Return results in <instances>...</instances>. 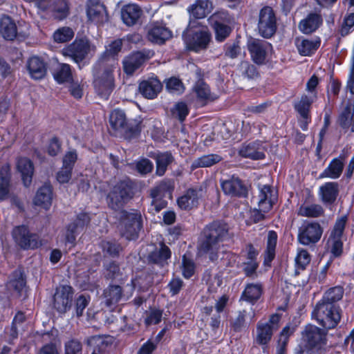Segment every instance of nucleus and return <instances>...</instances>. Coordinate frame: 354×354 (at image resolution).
<instances>
[{
	"mask_svg": "<svg viewBox=\"0 0 354 354\" xmlns=\"http://www.w3.org/2000/svg\"><path fill=\"white\" fill-rule=\"evenodd\" d=\"M227 235L226 224L216 221L203 230V239L198 246L200 255L208 254L211 261L217 259L221 250V243Z\"/></svg>",
	"mask_w": 354,
	"mask_h": 354,
	"instance_id": "f257e3e1",
	"label": "nucleus"
},
{
	"mask_svg": "<svg viewBox=\"0 0 354 354\" xmlns=\"http://www.w3.org/2000/svg\"><path fill=\"white\" fill-rule=\"evenodd\" d=\"M122 44V40L117 39L113 41L106 47L103 59L110 60V66L107 68H104L103 73L97 75L95 79L94 84L95 89L98 94L103 98H107L113 89V71L116 64L113 57L120 51Z\"/></svg>",
	"mask_w": 354,
	"mask_h": 354,
	"instance_id": "f03ea898",
	"label": "nucleus"
},
{
	"mask_svg": "<svg viewBox=\"0 0 354 354\" xmlns=\"http://www.w3.org/2000/svg\"><path fill=\"white\" fill-rule=\"evenodd\" d=\"M183 38L187 48L198 53L207 48L211 41V34L207 27L191 21L183 34Z\"/></svg>",
	"mask_w": 354,
	"mask_h": 354,
	"instance_id": "7ed1b4c3",
	"label": "nucleus"
},
{
	"mask_svg": "<svg viewBox=\"0 0 354 354\" xmlns=\"http://www.w3.org/2000/svg\"><path fill=\"white\" fill-rule=\"evenodd\" d=\"M313 317L326 329L335 328L340 321V309L336 305L317 304L313 311Z\"/></svg>",
	"mask_w": 354,
	"mask_h": 354,
	"instance_id": "20e7f679",
	"label": "nucleus"
},
{
	"mask_svg": "<svg viewBox=\"0 0 354 354\" xmlns=\"http://www.w3.org/2000/svg\"><path fill=\"white\" fill-rule=\"evenodd\" d=\"M280 319L281 316L279 314H273L268 322H259L254 336V342L263 347L267 346L272 339L273 333L279 328Z\"/></svg>",
	"mask_w": 354,
	"mask_h": 354,
	"instance_id": "39448f33",
	"label": "nucleus"
},
{
	"mask_svg": "<svg viewBox=\"0 0 354 354\" xmlns=\"http://www.w3.org/2000/svg\"><path fill=\"white\" fill-rule=\"evenodd\" d=\"M95 46L85 38L75 39L71 44L63 49V55L80 64L84 59L93 56Z\"/></svg>",
	"mask_w": 354,
	"mask_h": 354,
	"instance_id": "423d86ee",
	"label": "nucleus"
},
{
	"mask_svg": "<svg viewBox=\"0 0 354 354\" xmlns=\"http://www.w3.org/2000/svg\"><path fill=\"white\" fill-rule=\"evenodd\" d=\"M131 183L124 180L118 183L108 195V204L113 209H120L131 198Z\"/></svg>",
	"mask_w": 354,
	"mask_h": 354,
	"instance_id": "0eeeda50",
	"label": "nucleus"
},
{
	"mask_svg": "<svg viewBox=\"0 0 354 354\" xmlns=\"http://www.w3.org/2000/svg\"><path fill=\"white\" fill-rule=\"evenodd\" d=\"M258 209L252 212V216L254 222H258L264 218V213L268 212L272 207V204L276 200V196L269 185L259 186Z\"/></svg>",
	"mask_w": 354,
	"mask_h": 354,
	"instance_id": "6e6552de",
	"label": "nucleus"
},
{
	"mask_svg": "<svg viewBox=\"0 0 354 354\" xmlns=\"http://www.w3.org/2000/svg\"><path fill=\"white\" fill-rule=\"evenodd\" d=\"M121 233L128 240H133L138 237L141 228V215L137 212H122Z\"/></svg>",
	"mask_w": 354,
	"mask_h": 354,
	"instance_id": "1a4fd4ad",
	"label": "nucleus"
},
{
	"mask_svg": "<svg viewBox=\"0 0 354 354\" xmlns=\"http://www.w3.org/2000/svg\"><path fill=\"white\" fill-rule=\"evenodd\" d=\"M257 28L259 35L265 38H270L275 33L277 19L272 8L265 6L261 9Z\"/></svg>",
	"mask_w": 354,
	"mask_h": 354,
	"instance_id": "9d476101",
	"label": "nucleus"
},
{
	"mask_svg": "<svg viewBox=\"0 0 354 354\" xmlns=\"http://www.w3.org/2000/svg\"><path fill=\"white\" fill-rule=\"evenodd\" d=\"M346 220L347 218L346 216H342L337 219L328 239V248L334 257H339L342 252L343 243L342 236L345 228Z\"/></svg>",
	"mask_w": 354,
	"mask_h": 354,
	"instance_id": "9b49d317",
	"label": "nucleus"
},
{
	"mask_svg": "<svg viewBox=\"0 0 354 354\" xmlns=\"http://www.w3.org/2000/svg\"><path fill=\"white\" fill-rule=\"evenodd\" d=\"M322 233L323 230L318 223H308L300 227L298 240L304 245L315 244L320 240Z\"/></svg>",
	"mask_w": 354,
	"mask_h": 354,
	"instance_id": "f8f14e48",
	"label": "nucleus"
},
{
	"mask_svg": "<svg viewBox=\"0 0 354 354\" xmlns=\"http://www.w3.org/2000/svg\"><path fill=\"white\" fill-rule=\"evenodd\" d=\"M248 48L252 60L257 64H262L265 62L272 46L266 41L250 39L248 42Z\"/></svg>",
	"mask_w": 354,
	"mask_h": 354,
	"instance_id": "ddd939ff",
	"label": "nucleus"
},
{
	"mask_svg": "<svg viewBox=\"0 0 354 354\" xmlns=\"http://www.w3.org/2000/svg\"><path fill=\"white\" fill-rule=\"evenodd\" d=\"M73 288L69 286H61L56 289L54 295V307L61 313L66 312L71 307Z\"/></svg>",
	"mask_w": 354,
	"mask_h": 354,
	"instance_id": "4468645a",
	"label": "nucleus"
},
{
	"mask_svg": "<svg viewBox=\"0 0 354 354\" xmlns=\"http://www.w3.org/2000/svg\"><path fill=\"white\" fill-rule=\"evenodd\" d=\"M12 236L15 242L22 248H35L38 246L37 236L30 234L25 225L15 227Z\"/></svg>",
	"mask_w": 354,
	"mask_h": 354,
	"instance_id": "2eb2a0df",
	"label": "nucleus"
},
{
	"mask_svg": "<svg viewBox=\"0 0 354 354\" xmlns=\"http://www.w3.org/2000/svg\"><path fill=\"white\" fill-rule=\"evenodd\" d=\"M267 145L266 143L260 141L245 143L239 148V154L245 158L262 160L265 158Z\"/></svg>",
	"mask_w": 354,
	"mask_h": 354,
	"instance_id": "dca6fc26",
	"label": "nucleus"
},
{
	"mask_svg": "<svg viewBox=\"0 0 354 354\" xmlns=\"http://www.w3.org/2000/svg\"><path fill=\"white\" fill-rule=\"evenodd\" d=\"M153 55L149 50L137 51L132 53L123 60L124 71L127 74H132L142 64Z\"/></svg>",
	"mask_w": 354,
	"mask_h": 354,
	"instance_id": "f3484780",
	"label": "nucleus"
},
{
	"mask_svg": "<svg viewBox=\"0 0 354 354\" xmlns=\"http://www.w3.org/2000/svg\"><path fill=\"white\" fill-rule=\"evenodd\" d=\"M90 221L89 216L86 213H81L77 215V218L71 223L66 228L65 233V244L73 246L75 243L76 236L82 230L84 226Z\"/></svg>",
	"mask_w": 354,
	"mask_h": 354,
	"instance_id": "a211bd4d",
	"label": "nucleus"
},
{
	"mask_svg": "<svg viewBox=\"0 0 354 354\" xmlns=\"http://www.w3.org/2000/svg\"><path fill=\"white\" fill-rule=\"evenodd\" d=\"M162 85L156 76H151L142 80L138 86L140 94L147 99H153L162 90Z\"/></svg>",
	"mask_w": 354,
	"mask_h": 354,
	"instance_id": "6ab92c4d",
	"label": "nucleus"
},
{
	"mask_svg": "<svg viewBox=\"0 0 354 354\" xmlns=\"http://www.w3.org/2000/svg\"><path fill=\"white\" fill-rule=\"evenodd\" d=\"M86 13L88 19L95 24H101L107 21L106 8L98 1L88 2Z\"/></svg>",
	"mask_w": 354,
	"mask_h": 354,
	"instance_id": "aec40b11",
	"label": "nucleus"
},
{
	"mask_svg": "<svg viewBox=\"0 0 354 354\" xmlns=\"http://www.w3.org/2000/svg\"><path fill=\"white\" fill-rule=\"evenodd\" d=\"M325 336L326 334L323 330L313 325H308L302 333L304 341L310 347H316L323 344Z\"/></svg>",
	"mask_w": 354,
	"mask_h": 354,
	"instance_id": "412c9836",
	"label": "nucleus"
},
{
	"mask_svg": "<svg viewBox=\"0 0 354 354\" xmlns=\"http://www.w3.org/2000/svg\"><path fill=\"white\" fill-rule=\"evenodd\" d=\"M221 187L225 194L230 196H243L247 192L241 180L234 176L222 181Z\"/></svg>",
	"mask_w": 354,
	"mask_h": 354,
	"instance_id": "4be33fe9",
	"label": "nucleus"
},
{
	"mask_svg": "<svg viewBox=\"0 0 354 354\" xmlns=\"http://www.w3.org/2000/svg\"><path fill=\"white\" fill-rule=\"evenodd\" d=\"M52 200V186L49 183H45L37 190L33 203L35 205L40 206L45 209H48L51 206Z\"/></svg>",
	"mask_w": 354,
	"mask_h": 354,
	"instance_id": "5701e85b",
	"label": "nucleus"
},
{
	"mask_svg": "<svg viewBox=\"0 0 354 354\" xmlns=\"http://www.w3.org/2000/svg\"><path fill=\"white\" fill-rule=\"evenodd\" d=\"M338 192L337 183L328 182L319 187L318 194L324 204H332L335 201Z\"/></svg>",
	"mask_w": 354,
	"mask_h": 354,
	"instance_id": "b1692460",
	"label": "nucleus"
},
{
	"mask_svg": "<svg viewBox=\"0 0 354 354\" xmlns=\"http://www.w3.org/2000/svg\"><path fill=\"white\" fill-rule=\"evenodd\" d=\"M212 3L209 0H196L189 8L190 15L196 19L205 18L212 10Z\"/></svg>",
	"mask_w": 354,
	"mask_h": 354,
	"instance_id": "393cba45",
	"label": "nucleus"
},
{
	"mask_svg": "<svg viewBox=\"0 0 354 354\" xmlns=\"http://www.w3.org/2000/svg\"><path fill=\"white\" fill-rule=\"evenodd\" d=\"M17 168L21 175L23 183L25 187H28L32 182L34 172L32 162L26 158H20L17 162Z\"/></svg>",
	"mask_w": 354,
	"mask_h": 354,
	"instance_id": "a878e982",
	"label": "nucleus"
},
{
	"mask_svg": "<svg viewBox=\"0 0 354 354\" xmlns=\"http://www.w3.org/2000/svg\"><path fill=\"white\" fill-rule=\"evenodd\" d=\"M17 27L15 22L8 16L0 19V34L6 40L12 41L17 35Z\"/></svg>",
	"mask_w": 354,
	"mask_h": 354,
	"instance_id": "bb28decb",
	"label": "nucleus"
},
{
	"mask_svg": "<svg viewBox=\"0 0 354 354\" xmlns=\"http://www.w3.org/2000/svg\"><path fill=\"white\" fill-rule=\"evenodd\" d=\"M148 39L156 44H163L171 37V32L162 25H154L148 31Z\"/></svg>",
	"mask_w": 354,
	"mask_h": 354,
	"instance_id": "cd10ccee",
	"label": "nucleus"
},
{
	"mask_svg": "<svg viewBox=\"0 0 354 354\" xmlns=\"http://www.w3.org/2000/svg\"><path fill=\"white\" fill-rule=\"evenodd\" d=\"M344 166V162L341 158H334L330 162L327 167L320 174L319 178L337 179L342 175Z\"/></svg>",
	"mask_w": 354,
	"mask_h": 354,
	"instance_id": "c85d7f7f",
	"label": "nucleus"
},
{
	"mask_svg": "<svg viewBox=\"0 0 354 354\" xmlns=\"http://www.w3.org/2000/svg\"><path fill=\"white\" fill-rule=\"evenodd\" d=\"M141 13L142 11L137 5L129 4L124 6L122 9V19L126 25L131 26L136 24Z\"/></svg>",
	"mask_w": 354,
	"mask_h": 354,
	"instance_id": "c756f323",
	"label": "nucleus"
},
{
	"mask_svg": "<svg viewBox=\"0 0 354 354\" xmlns=\"http://www.w3.org/2000/svg\"><path fill=\"white\" fill-rule=\"evenodd\" d=\"M10 181V167L6 164L0 169V201H4L9 197Z\"/></svg>",
	"mask_w": 354,
	"mask_h": 354,
	"instance_id": "7c9ffc66",
	"label": "nucleus"
},
{
	"mask_svg": "<svg viewBox=\"0 0 354 354\" xmlns=\"http://www.w3.org/2000/svg\"><path fill=\"white\" fill-rule=\"evenodd\" d=\"M200 197L199 192L195 189H188L186 193L178 198L177 203L182 209H190L196 207Z\"/></svg>",
	"mask_w": 354,
	"mask_h": 354,
	"instance_id": "2f4dec72",
	"label": "nucleus"
},
{
	"mask_svg": "<svg viewBox=\"0 0 354 354\" xmlns=\"http://www.w3.org/2000/svg\"><path fill=\"white\" fill-rule=\"evenodd\" d=\"M27 67L32 79H41L46 74L45 64L38 57H30L28 61Z\"/></svg>",
	"mask_w": 354,
	"mask_h": 354,
	"instance_id": "473e14b6",
	"label": "nucleus"
},
{
	"mask_svg": "<svg viewBox=\"0 0 354 354\" xmlns=\"http://www.w3.org/2000/svg\"><path fill=\"white\" fill-rule=\"evenodd\" d=\"M109 122L112 129L116 131L121 132L128 129L126 115L122 110H113L110 114Z\"/></svg>",
	"mask_w": 354,
	"mask_h": 354,
	"instance_id": "72a5a7b5",
	"label": "nucleus"
},
{
	"mask_svg": "<svg viewBox=\"0 0 354 354\" xmlns=\"http://www.w3.org/2000/svg\"><path fill=\"white\" fill-rule=\"evenodd\" d=\"M322 21V18L319 15L310 14L306 19L300 21L299 28L302 32L309 34L317 29Z\"/></svg>",
	"mask_w": 354,
	"mask_h": 354,
	"instance_id": "f704fd0d",
	"label": "nucleus"
},
{
	"mask_svg": "<svg viewBox=\"0 0 354 354\" xmlns=\"http://www.w3.org/2000/svg\"><path fill=\"white\" fill-rule=\"evenodd\" d=\"M320 42L317 40L308 39H297L296 46L300 55L309 56L314 53L319 46Z\"/></svg>",
	"mask_w": 354,
	"mask_h": 354,
	"instance_id": "c9c22d12",
	"label": "nucleus"
},
{
	"mask_svg": "<svg viewBox=\"0 0 354 354\" xmlns=\"http://www.w3.org/2000/svg\"><path fill=\"white\" fill-rule=\"evenodd\" d=\"M198 100L203 102L214 100L216 97L210 91L209 86L203 80L198 81L193 88Z\"/></svg>",
	"mask_w": 354,
	"mask_h": 354,
	"instance_id": "e433bc0d",
	"label": "nucleus"
},
{
	"mask_svg": "<svg viewBox=\"0 0 354 354\" xmlns=\"http://www.w3.org/2000/svg\"><path fill=\"white\" fill-rule=\"evenodd\" d=\"M316 98L317 95L315 93L304 95L295 104V108L301 118H305L306 115H309L310 105Z\"/></svg>",
	"mask_w": 354,
	"mask_h": 354,
	"instance_id": "4c0bfd02",
	"label": "nucleus"
},
{
	"mask_svg": "<svg viewBox=\"0 0 354 354\" xmlns=\"http://www.w3.org/2000/svg\"><path fill=\"white\" fill-rule=\"evenodd\" d=\"M277 242V234L274 231H269L267 236V247L264 256V264L270 265L275 256V248Z\"/></svg>",
	"mask_w": 354,
	"mask_h": 354,
	"instance_id": "58836bf2",
	"label": "nucleus"
},
{
	"mask_svg": "<svg viewBox=\"0 0 354 354\" xmlns=\"http://www.w3.org/2000/svg\"><path fill=\"white\" fill-rule=\"evenodd\" d=\"M339 123L344 128L351 127L354 131V102H349L339 116Z\"/></svg>",
	"mask_w": 354,
	"mask_h": 354,
	"instance_id": "ea45409f",
	"label": "nucleus"
},
{
	"mask_svg": "<svg viewBox=\"0 0 354 354\" xmlns=\"http://www.w3.org/2000/svg\"><path fill=\"white\" fill-rule=\"evenodd\" d=\"M261 293L262 287L259 283H250L245 287L241 299L254 303L260 298Z\"/></svg>",
	"mask_w": 354,
	"mask_h": 354,
	"instance_id": "a19ab883",
	"label": "nucleus"
},
{
	"mask_svg": "<svg viewBox=\"0 0 354 354\" xmlns=\"http://www.w3.org/2000/svg\"><path fill=\"white\" fill-rule=\"evenodd\" d=\"M324 210L319 204H304L298 209V214L306 217H319L324 214Z\"/></svg>",
	"mask_w": 354,
	"mask_h": 354,
	"instance_id": "79ce46f5",
	"label": "nucleus"
},
{
	"mask_svg": "<svg viewBox=\"0 0 354 354\" xmlns=\"http://www.w3.org/2000/svg\"><path fill=\"white\" fill-rule=\"evenodd\" d=\"M221 160V157L217 154L204 155L194 160L192 164V167L196 169L198 167H211L219 162Z\"/></svg>",
	"mask_w": 354,
	"mask_h": 354,
	"instance_id": "37998d69",
	"label": "nucleus"
},
{
	"mask_svg": "<svg viewBox=\"0 0 354 354\" xmlns=\"http://www.w3.org/2000/svg\"><path fill=\"white\" fill-rule=\"evenodd\" d=\"M342 296V288L341 287H334L326 292L322 299L319 302V304H330L331 305H335V302L340 300Z\"/></svg>",
	"mask_w": 354,
	"mask_h": 354,
	"instance_id": "c03bdc74",
	"label": "nucleus"
},
{
	"mask_svg": "<svg viewBox=\"0 0 354 354\" xmlns=\"http://www.w3.org/2000/svg\"><path fill=\"white\" fill-rule=\"evenodd\" d=\"M172 156L169 153H159L156 156V174L161 176L167 169V166L172 161Z\"/></svg>",
	"mask_w": 354,
	"mask_h": 354,
	"instance_id": "a18cd8bd",
	"label": "nucleus"
},
{
	"mask_svg": "<svg viewBox=\"0 0 354 354\" xmlns=\"http://www.w3.org/2000/svg\"><path fill=\"white\" fill-rule=\"evenodd\" d=\"M172 188L173 185L170 181H162L151 190V198H163L167 195L169 196Z\"/></svg>",
	"mask_w": 354,
	"mask_h": 354,
	"instance_id": "49530a36",
	"label": "nucleus"
},
{
	"mask_svg": "<svg viewBox=\"0 0 354 354\" xmlns=\"http://www.w3.org/2000/svg\"><path fill=\"white\" fill-rule=\"evenodd\" d=\"M106 303L108 306L117 303L122 297V290L119 286H111L104 292Z\"/></svg>",
	"mask_w": 354,
	"mask_h": 354,
	"instance_id": "de8ad7c7",
	"label": "nucleus"
},
{
	"mask_svg": "<svg viewBox=\"0 0 354 354\" xmlns=\"http://www.w3.org/2000/svg\"><path fill=\"white\" fill-rule=\"evenodd\" d=\"M171 257L169 248L165 244L161 243L158 250L153 252L150 255V259L155 263H162Z\"/></svg>",
	"mask_w": 354,
	"mask_h": 354,
	"instance_id": "09e8293b",
	"label": "nucleus"
},
{
	"mask_svg": "<svg viewBox=\"0 0 354 354\" xmlns=\"http://www.w3.org/2000/svg\"><path fill=\"white\" fill-rule=\"evenodd\" d=\"M163 311L158 308H150L145 312V324L147 326L158 324L162 318Z\"/></svg>",
	"mask_w": 354,
	"mask_h": 354,
	"instance_id": "8fccbe9b",
	"label": "nucleus"
},
{
	"mask_svg": "<svg viewBox=\"0 0 354 354\" xmlns=\"http://www.w3.org/2000/svg\"><path fill=\"white\" fill-rule=\"evenodd\" d=\"M55 80L59 83H64L71 80V71L70 66L67 64L60 65L59 69L54 74Z\"/></svg>",
	"mask_w": 354,
	"mask_h": 354,
	"instance_id": "3c124183",
	"label": "nucleus"
},
{
	"mask_svg": "<svg viewBox=\"0 0 354 354\" xmlns=\"http://www.w3.org/2000/svg\"><path fill=\"white\" fill-rule=\"evenodd\" d=\"M73 35L72 29L68 27H62L54 32L53 39L56 42L64 43L71 40Z\"/></svg>",
	"mask_w": 354,
	"mask_h": 354,
	"instance_id": "603ef678",
	"label": "nucleus"
},
{
	"mask_svg": "<svg viewBox=\"0 0 354 354\" xmlns=\"http://www.w3.org/2000/svg\"><path fill=\"white\" fill-rule=\"evenodd\" d=\"M15 274L17 278L15 279H11L8 282V286L9 288H13L19 294H21L26 288L25 279L20 271L15 272Z\"/></svg>",
	"mask_w": 354,
	"mask_h": 354,
	"instance_id": "864d4df0",
	"label": "nucleus"
},
{
	"mask_svg": "<svg viewBox=\"0 0 354 354\" xmlns=\"http://www.w3.org/2000/svg\"><path fill=\"white\" fill-rule=\"evenodd\" d=\"M214 28L216 33V39L217 41H223L230 34V28L221 22L215 21Z\"/></svg>",
	"mask_w": 354,
	"mask_h": 354,
	"instance_id": "5fc2aeb1",
	"label": "nucleus"
},
{
	"mask_svg": "<svg viewBox=\"0 0 354 354\" xmlns=\"http://www.w3.org/2000/svg\"><path fill=\"white\" fill-rule=\"evenodd\" d=\"M310 261V257L307 250L302 248L298 249L295 258L297 268L304 270Z\"/></svg>",
	"mask_w": 354,
	"mask_h": 354,
	"instance_id": "6e6d98bb",
	"label": "nucleus"
},
{
	"mask_svg": "<svg viewBox=\"0 0 354 354\" xmlns=\"http://www.w3.org/2000/svg\"><path fill=\"white\" fill-rule=\"evenodd\" d=\"M54 15L59 19H63L67 17L68 14V6L64 0H59L53 8Z\"/></svg>",
	"mask_w": 354,
	"mask_h": 354,
	"instance_id": "4d7b16f0",
	"label": "nucleus"
},
{
	"mask_svg": "<svg viewBox=\"0 0 354 354\" xmlns=\"http://www.w3.org/2000/svg\"><path fill=\"white\" fill-rule=\"evenodd\" d=\"M167 89L173 93H181L184 87L181 81L176 77H171L166 82Z\"/></svg>",
	"mask_w": 354,
	"mask_h": 354,
	"instance_id": "13d9d810",
	"label": "nucleus"
},
{
	"mask_svg": "<svg viewBox=\"0 0 354 354\" xmlns=\"http://www.w3.org/2000/svg\"><path fill=\"white\" fill-rule=\"evenodd\" d=\"M194 270L195 265L192 260L187 259L185 255H184L182 262V271L184 277L187 279L191 277L194 274Z\"/></svg>",
	"mask_w": 354,
	"mask_h": 354,
	"instance_id": "bf43d9fd",
	"label": "nucleus"
},
{
	"mask_svg": "<svg viewBox=\"0 0 354 354\" xmlns=\"http://www.w3.org/2000/svg\"><path fill=\"white\" fill-rule=\"evenodd\" d=\"M354 27V13L346 15L344 19L340 33L342 36L348 35L353 30Z\"/></svg>",
	"mask_w": 354,
	"mask_h": 354,
	"instance_id": "052dcab7",
	"label": "nucleus"
},
{
	"mask_svg": "<svg viewBox=\"0 0 354 354\" xmlns=\"http://www.w3.org/2000/svg\"><path fill=\"white\" fill-rule=\"evenodd\" d=\"M101 247L104 252L111 256L117 255L120 250V246L118 243L109 241H102Z\"/></svg>",
	"mask_w": 354,
	"mask_h": 354,
	"instance_id": "680f3d73",
	"label": "nucleus"
},
{
	"mask_svg": "<svg viewBox=\"0 0 354 354\" xmlns=\"http://www.w3.org/2000/svg\"><path fill=\"white\" fill-rule=\"evenodd\" d=\"M77 159V154L75 150L68 151L63 157L62 167L73 170Z\"/></svg>",
	"mask_w": 354,
	"mask_h": 354,
	"instance_id": "e2e57ef3",
	"label": "nucleus"
},
{
	"mask_svg": "<svg viewBox=\"0 0 354 354\" xmlns=\"http://www.w3.org/2000/svg\"><path fill=\"white\" fill-rule=\"evenodd\" d=\"M136 167L140 174H146L152 171L153 165L149 160L143 158L136 163Z\"/></svg>",
	"mask_w": 354,
	"mask_h": 354,
	"instance_id": "0e129e2a",
	"label": "nucleus"
},
{
	"mask_svg": "<svg viewBox=\"0 0 354 354\" xmlns=\"http://www.w3.org/2000/svg\"><path fill=\"white\" fill-rule=\"evenodd\" d=\"M295 331V328L291 327L290 326H285L281 332L280 333L278 346L286 347L287 343L288 342L289 337L293 334Z\"/></svg>",
	"mask_w": 354,
	"mask_h": 354,
	"instance_id": "69168bd1",
	"label": "nucleus"
},
{
	"mask_svg": "<svg viewBox=\"0 0 354 354\" xmlns=\"http://www.w3.org/2000/svg\"><path fill=\"white\" fill-rule=\"evenodd\" d=\"M172 112L174 116L183 121L188 114V109L185 103L178 102L175 105Z\"/></svg>",
	"mask_w": 354,
	"mask_h": 354,
	"instance_id": "338daca9",
	"label": "nucleus"
},
{
	"mask_svg": "<svg viewBox=\"0 0 354 354\" xmlns=\"http://www.w3.org/2000/svg\"><path fill=\"white\" fill-rule=\"evenodd\" d=\"M81 350V344L77 340H70L65 344V354H79Z\"/></svg>",
	"mask_w": 354,
	"mask_h": 354,
	"instance_id": "774afa93",
	"label": "nucleus"
}]
</instances>
